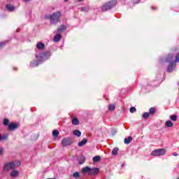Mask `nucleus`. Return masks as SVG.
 Masks as SVG:
<instances>
[{
    "label": "nucleus",
    "mask_w": 179,
    "mask_h": 179,
    "mask_svg": "<svg viewBox=\"0 0 179 179\" xmlns=\"http://www.w3.org/2000/svg\"><path fill=\"white\" fill-rule=\"evenodd\" d=\"M51 54L48 52L40 53L39 55H36V59L38 60L31 62L29 64V66L31 68H34L36 66H38L41 62L44 61H47L48 58H50Z\"/></svg>",
    "instance_id": "obj_1"
},
{
    "label": "nucleus",
    "mask_w": 179,
    "mask_h": 179,
    "mask_svg": "<svg viewBox=\"0 0 179 179\" xmlns=\"http://www.w3.org/2000/svg\"><path fill=\"white\" fill-rule=\"evenodd\" d=\"M166 62H169V65L168 66L167 72H173L176 69L177 63L174 61V55L169 54L166 59Z\"/></svg>",
    "instance_id": "obj_2"
},
{
    "label": "nucleus",
    "mask_w": 179,
    "mask_h": 179,
    "mask_svg": "<svg viewBox=\"0 0 179 179\" xmlns=\"http://www.w3.org/2000/svg\"><path fill=\"white\" fill-rule=\"evenodd\" d=\"M62 16L61 12L57 11L56 13H53L52 15H45V19H49L50 20L51 24H57L58 22H59V19Z\"/></svg>",
    "instance_id": "obj_3"
},
{
    "label": "nucleus",
    "mask_w": 179,
    "mask_h": 179,
    "mask_svg": "<svg viewBox=\"0 0 179 179\" xmlns=\"http://www.w3.org/2000/svg\"><path fill=\"white\" fill-rule=\"evenodd\" d=\"M82 173L83 174L87 173L89 176H97V174L100 173V169L96 167L90 168L89 166H86L82 169Z\"/></svg>",
    "instance_id": "obj_4"
},
{
    "label": "nucleus",
    "mask_w": 179,
    "mask_h": 179,
    "mask_svg": "<svg viewBox=\"0 0 179 179\" xmlns=\"http://www.w3.org/2000/svg\"><path fill=\"white\" fill-rule=\"evenodd\" d=\"M115 5H117V0H112V1H108L106 3H105L102 6L101 10H102V12H106L107 10H110V9H113V8H114V6Z\"/></svg>",
    "instance_id": "obj_5"
},
{
    "label": "nucleus",
    "mask_w": 179,
    "mask_h": 179,
    "mask_svg": "<svg viewBox=\"0 0 179 179\" xmlns=\"http://www.w3.org/2000/svg\"><path fill=\"white\" fill-rule=\"evenodd\" d=\"M20 166V161H17L15 162H9L6 164L3 168V171H8V170H11L12 169H15L16 166Z\"/></svg>",
    "instance_id": "obj_6"
},
{
    "label": "nucleus",
    "mask_w": 179,
    "mask_h": 179,
    "mask_svg": "<svg viewBox=\"0 0 179 179\" xmlns=\"http://www.w3.org/2000/svg\"><path fill=\"white\" fill-rule=\"evenodd\" d=\"M166 149L164 148L154 150L151 152V156H154L155 157H157L159 156H164V155H166Z\"/></svg>",
    "instance_id": "obj_7"
},
{
    "label": "nucleus",
    "mask_w": 179,
    "mask_h": 179,
    "mask_svg": "<svg viewBox=\"0 0 179 179\" xmlns=\"http://www.w3.org/2000/svg\"><path fill=\"white\" fill-rule=\"evenodd\" d=\"M62 145L64 147L69 146V145H72V141H71L70 138H63L62 141Z\"/></svg>",
    "instance_id": "obj_8"
},
{
    "label": "nucleus",
    "mask_w": 179,
    "mask_h": 179,
    "mask_svg": "<svg viewBox=\"0 0 179 179\" xmlns=\"http://www.w3.org/2000/svg\"><path fill=\"white\" fill-rule=\"evenodd\" d=\"M36 48L37 50H44V48H45V45L41 42H38L36 44Z\"/></svg>",
    "instance_id": "obj_9"
},
{
    "label": "nucleus",
    "mask_w": 179,
    "mask_h": 179,
    "mask_svg": "<svg viewBox=\"0 0 179 179\" xmlns=\"http://www.w3.org/2000/svg\"><path fill=\"white\" fill-rule=\"evenodd\" d=\"M16 128H17V125L15 123H10L8 124V129L10 131H13V129H16Z\"/></svg>",
    "instance_id": "obj_10"
},
{
    "label": "nucleus",
    "mask_w": 179,
    "mask_h": 179,
    "mask_svg": "<svg viewBox=\"0 0 179 179\" xmlns=\"http://www.w3.org/2000/svg\"><path fill=\"white\" fill-rule=\"evenodd\" d=\"M85 143H87V140L86 138H83L81 141L78 143V146L82 148V146H85Z\"/></svg>",
    "instance_id": "obj_11"
},
{
    "label": "nucleus",
    "mask_w": 179,
    "mask_h": 179,
    "mask_svg": "<svg viewBox=\"0 0 179 179\" xmlns=\"http://www.w3.org/2000/svg\"><path fill=\"white\" fill-rule=\"evenodd\" d=\"M6 9H8L9 12H13V10H15V6L11 4H7Z\"/></svg>",
    "instance_id": "obj_12"
},
{
    "label": "nucleus",
    "mask_w": 179,
    "mask_h": 179,
    "mask_svg": "<svg viewBox=\"0 0 179 179\" xmlns=\"http://www.w3.org/2000/svg\"><path fill=\"white\" fill-rule=\"evenodd\" d=\"M66 30V27L65 25H62L57 29V33H62V31H65Z\"/></svg>",
    "instance_id": "obj_13"
},
{
    "label": "nucleus",
    "mask_w": 179,
    "mask_h": 179,
    "mask_svg": "<svg viewBox=\"0 0 179 179\" xmlns=\"http://www.w3.org/2000/svg\"><path fill=\"white\" fill-rule=\"evenodd\" d=\"M165 126H166L167 128H171V127L174 126V124L173 123V122L168 120L165 122Z\"/></svg>",
    "instance_id": "obj_14"
},
{
    "label": "nucleus",
    "mask_w": 179,
    "mask_h": 179,
    "mask_svg": "<svg viewBox=\"0 0 179 179\" xmlns=\"http://www.w3.org/2000/svg\"><path fill=\"white\" fill-rule=\"evenodd\" d=\"M131 142H132V137L131 136H129L128 138H124V143L126 145H129V143H131Z\"/></svg>",
    "instance_id": "obj_15"
},
{
    "label": "nucleus",
    "mask_w": 179,
    "mask_h": 179,
    "mask_svg": "<svg viewBox=\"0 0 179 179\" xmlns=\"http://www.w3.org/2000/svg\"><path fill=\"white\" fill-rule=\"evenodd\" d=\"M17 176H19V171H13L10 173V177H12L13 178H15V177H17Z\"/></svg>",
    "instance_id": "obj_16"
},
{
    "label": "nucleus",
    "mask_w": 179,
    "mask_h": 179,
    "mask_svg": "<svg viewBox=\"0 0 179 179\" xmlns=\"http://www.w3.org/2000/svg\"><path fill=\"white\" fill-rule=\"evenodd\" d=\"M86 159L85 158V156H81L78 158V163L79 164H83L85 163Z\"/></svg>",
    "instance_id": "obj_17"
},
{
    "label": "nucleus",
    "mask_w": 179,
    "mask_h": 179,
    "mask_svg": "<svg viewBox=\"0 0 179 179\" xmlns=\"http://www.w3.org/2000/svg\"><path fill=\"white\" fill-rule=\"evenodd\" d=\"M73 134L76 136H78V138L82 135V133L79 130H74L73 131Z\"/></svg>",
    "instance_id": "obj_18"
},
{
    "label": "nucleus",
    "mask_w": 179,
    "mask_h": 179,
    "mask_svg": "<svg viewBox=\"0 0 179 179\" xmlns=\"http://www.w3.org/2000/svg\"><path fill=\"white\" fill-rule=\"evenodd\" d=\"M101 160V157L100 156H95L93 157V162L94 163H97V162H100Z\"/></svg>",
    "instance_id": "obj_19"
},
{
    "label": "nucleus",
    "mask_w": 179,
    "mask_h": 179,
    "mask_svg": "<svg viewBox=\"0 0 179 179\" xmlns=\"http://www.w3.org/2000/svg\"><path fill=\"white\" fill-rule=\"evenodd\" d=\"M112 155L113 156H117V155H118V148H113V150H112Z\"/></svg>",
    "instance_id": "obj_20"
},
{
    "label": "nucleus",
    "mask_w": 179,
    "mask_h": 179,
    "mask_svg": "<svg viewBox=\"0 0 179 179\" xmlns=\"http://www.w3.org/2000/svg\"><path fill=\"white\" fill-rule=\"evenodd\" d=\"M59 40H61V35L57 34V35L54 37V41H55L56 43H58V41H59Z\"/></svg>",
    "instance_id": "obj_21"
},
{
    "label": "nucleus",
    "mask_w": 179,
    "mask_h": 179,
    "mask_svg": "<svg viewBox=\"0 0 179 179\" xmlns=\"http://www.w3.org/2000/svg\"><path fill=\"white\" fill-rule=\"evenodd\" d=\"M150 115L149 113L145 112V113H144L143 114V118L144 120H148V118H149Z\"/></svg>",
    "instance_id": "obj_22"
},
{
    "label": "nucleus",
    "mask_w": 179,
    "mask_h": 179,
    "mask_svg": "<svg viewBox=\"0 0 179 179\" xmlns=\"http://www.w3.org/2000/svg\"><path fill=\"white\" fill-rule=\"evenodd\" d=\"M71 122H72L73 125H78L79 124V120H78V118L73 119Z\"/></svg>",
    "instance_id": "obj_23"
},
{
    "label": "nucleus",
    "mask_w": 179,
    "mask_h": 179,
    "mask_svg": "<svg viewBox=\"0 0 179 179\" xmlns=\"http://www.w3.org/2000/svg\"><path fill=\"white\" fill-rule=\"evenodd\" d=\"M155 113H156V108H150L149 114H150V115H153V114H155Z\"/></svg>",
    "instance_id": "obj_24"
},
{
    "label": "nucleus",
    "mask_w": 179,
    "mask_h": 179,
    "mask_svg": "<svg viewBox=\"0 0 179 179\" xmlns=\"http://www.w3.org/2000/svg\"><path fill=\"white\" fill-rule=\"evenodd\" d=\"M6 139H8V135H1L0 134V141H6Z\"/></svg>",
    "instance_id": "obj_25"
},
{
    "label": "nucleus",
    "mask_w": 179,
    "mask_h": 179,
    "mask_svg": "<svg viewBox=\"0 0 179 179\" xmlns=\"http://www.w3.org/2000/svg\"><path fill=\"white\" fill-rule=\"evenodd\" d=\"M52 135L55 138H57V136H58V135H59V131L58 130H54L52 131Z\"/></svg>",
    "instance_id": "obj_26"
},
{
    "label": "nucleus",
    "mask_w": 179,
    "mask_h": 179,
    "mask_svg": "<svg viewBox=\"0 0 179 179\" xmlns=\"http://www.w3.org/2000/svg\"><path fill=\"white\" fill-rule=\"evenodd\" d=\"M8 43V41H4L3 42L0 43V48H3L5 47L6 44Z\"/></svg>",
    "instance_id": "obj_27"
},
{
    "label": "nucleus",
    "mask_w": 179,
    "mask_h": 179,
    "mask_svg": "<svg viewBox=\"0 0 179 179\" xmlns=\"http://www.w3.org/2000/svg\"><path fill=\"white\" fill-rule=\"evenodd\" d=\"M73 177L74 178H79L80 177V175L79 174V172H76L73 174Z\"/></svg>",
    "instance_id": "obj_28"
},
{
    "label": "nucleus",
    "mask_w": 179,
    "mask_h": 179,
    "mask_svg": "<svg viewBox=\"0 0 179 179\" xmlns=\"http://www.w3.org/2000/svg\"><path fill=\"white\" fill-rule=\"evenodd\" d=\"M108 110L110 111H114V110H115V106L114 105H109Z\"/></svg>",
    "instance_id": "obj_29"
},
{
    "label": "nucleus",
    "mask_w": 179,
    "mask_h": 179,
    "mask_svg": "<svg viewBox=\"0 0 179 179\" xmlns=\"http://www.w3.org/2000/svg\"><path fill=\"white\" fill-rule=\"evenodd\" d=\"M171 121H177V115H173L170 116Z\"/></svg>",
    "instance_id": "obj_30"
},
{
    "label": "nucleus",
    "mask_w": 179,
    "mask_h": 179,
    "mask_svg": "<svg viewBox=\"0 0 179 179\" xmlns=\"http://www.w3.org/2000/svg\"><path fill=\"white\" fill-rule=\"evenodd\" d=\"M89 10V7L81 8V12H87Z\"/></svg>",
    "instance_id": "obj_31"
},
{
    "label": "nucleus",
    "mask_w": 179,
    "mask_h": 179,
    "mask_svg": "<svg viewBox=\"0 0 179 179\" xmlns=\"http://www.w3.org/2000/svg\"><path fill=\"white\" fill-rule=\"evenodd\" d=\"M3 125H6V126L9 125V120L4 119L3 120Z\"/></svg>",
    "instance_id": "obj_32"
},
{
    "label": "nucleus",
    "mask_w": 179,
    "mask_h": 179,
    "mask_svg": "<svg viewBox=\"0 0 179 179\" xmlns=\"http://www.w3.org/2000/svg\"><path fill=\"white\" fill-rule=\"evenodd\" d=\"M135 111H136V108L135 107L130 108V113H135Z\"/></svg>",
    "instance_id": "obj_33"
},
{
    "label": "nucleus",
    "mask_w": 179,
    "mask_h": 179,
    "mask_svg": "<svg viewBox=\"0 0 179 179\" xmlns=\"http://www.w3.org/2000/svg\"><path fill=\"white\" fill-rule=\"evenodd\" d=\"M141 2V0H137V1H133V3H139Z\"/></svg>",
    "instance_id": "obj_34"
},
{
    "label": "nucleus",
    "mask_w": 179,
    "mask_h": 179,
    "mask_svg": "<svg viewBox=\"0 0 179 179\" xmlns=\"http://www.w3.org/2000/svg\"><path fill=\"white\" fill-rule=\"evenodd\" d=\"M2 152H3V149L0 148V156L2 155Z\"/></svg>",
    "instance_id": "obj_35"
},
{
    "label": "nucleus",
    "mask_w": 179,
    "mask_h": 179,
    "mask_svg": "<svg viewBox=\"0 0 179 179\" xmlns=\"http://www.w3.org/2000/svg\"><path fill=\"white\" fill-rule=\"evenodd\" d=\"M173 156H178V154H177V152H173Z\"/></svg>",
    "instance_id": "obj_36"
},
{
    "label": "nucleus",
    "mask_w": 179,
    "mask_h": 179,
    "mask_svg": "<svg viewBox=\"0 0 179 179\" xmlns=\"http://www.w3.org/2000/svg\"><path fill=\"white\" fill-rule=\"evenodd\" d=\"M78 2H82L83 0H77Z\"/></svg>",
    "instance_id": "obj_37"
},
{
    "label": "nucleus",
    "mask_w": 179,
    "mask_h": 179,
    "mask_svg": "<svg viewBox=\"0 0 179 179\" xmlns=\"http://www.w3.org/2000/svg\"><path fill=\"white\" fill-rule=\"evenodd\" d=\"M151 9H155V6H152V7H151Z\"/></svg>",
    "instance_id": "obj_38"
},
{
    "label": "nucleus",
    "mask_w": 179,
    "mask_h": 179,
    "mask_svg": "<svg viewBox=\"0 0 179 179\" xmlns=\"http://www.w3.org/2000/svg\"><path fill=\"white\" fill-rule=\"evenodd\" d=\"M14 69H15V71H17V68H14Z\"/></svg>",
    "instance_id": "obj_39"
},
{
    "label": "nucleus",
    "mask_w": 179,
    "mask_h": 179,
    "mask_svg": "<svg viewBox=\"0 0 179 179\" xmlns=\"http://www.w3.org/2000/svg\"><path fill=\"white\" fill-rule=\"evenodd\" d=\"M64 2H68V0H64Z\"/></svg>",
    "instance_id": "obj_40"
},
{
    "label": "nucleus",
    "mask_w": 179,
    "mask_h": 179,
    "mask_svg": "<svg viewBox=\"0 0 179 179\" xmlns=\"http://www.w3.org/2000/svg\"><path fill=\"white\" fill-rule=\"evenodd\" d=\"M178 179H179V178H178Z\"/></svg>",
    "instance_id": "obj_41"
},
{
    "label": "nucleus",
    "mask_w": 179,
    "mask_h": 179,
    "mask_svg": "<svg viewBox=\"0 0 179 179\" xmlns=\"http://www.w3.org/2000/svg\"><path fill=\"white\" fill-rule=\"evenodd\" d=\"M178 85H179V83H178Z\"/></svg>",
    "instance_id": "obj_42"
}]
</instances>
